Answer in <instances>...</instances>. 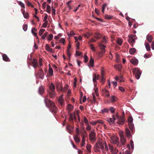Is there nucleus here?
<instances>
[{"mask_svg": "<svg viewBox=\"0 0 154 154\" xmlns=\"http://www.w3.org/2000/svg\"><path fill=\"white\" fill-rule=\"evenodd\" d=\"M96 144H99L98 145V147L100 148V149L102 150H103L104 149V142H97Z\"/></svg>", "mask_w": 154, "mask_h": 154, "instance_id": "obj_12", "label": "nucleus"}, {"mask_svg": "<svg viewBox=\"0 0 154 154\" xmlns=\"http://www.w3.org/2000/svg\"><path fill=\"white\" fill-rule=\"evenodd\" d=\"M48 34V32H46L44 35L42 36V39H45Z\"/></svg>", "mask_w": 154, "mask_h": 154, "instance_id": "obj_53", "label": "nucleus"}, {"mask_svg": "<svg viewBox=\"0 0 154 154\" xmlns=\"http://www.w3.org/2000/svg\"><path fill=\"white\" fill-rule=\"evenodd\" d=\"M22 13H23L24 17L25 18L28 19L29 18V14L28 13H25V11H23Z\"/></svg>", "mask_w": 154, "mask_h": 154, "instance_id": "obj_34", "label": "nucleus"}, {"mask_svg": "<svg viewBox=\"0 0 154 154\" xmlns=\"http://www.w3.org/2000/svg\"><path fill=\"white\" fill-rule=\"evenodd\" d=\"M112 113H114L115 111V109L113 107H111L109 108V110Z\"/></svg>", "mask_w": 154, "mask_h": 154, "instance_id": "obj_52", "label": "nucleus"}, {"mask_svg": "<svg viewBox=\"0 0 154 154\" xmlns=\"http://www.w3.org/2000/svg\"><path fill=\"white\" fill-rule=\"evenodd\" d=\"M133 119L131 117H129L128 119V123H132L133 122Z\"/></svg>", "mask_w": 154, "mask_h": 154, "instance_id": "obj_50", "label": "nucleus"}, {"mask_svg": "<svg viewBox=\"0 0 154 154\" xmlns=\"http://www.w3.org/2000/svg\"><path fill=\"white\" fill-rule=\"evenodd\" d=\"M80 43L79 42H77L76 44V49L78 50L79 49Z\"/></svg>", "mask_w": 154, "mask_h": 154, "instance_id": "obj_62", "label": "nucleus"}, {"mask_svg": "<svg viewBox=\"0 0 154 154\" xmlns=\"http://www.w3.org/2000/svg\"><path fill=\"white\" fill-rule=\"evenodd\" d=\"M130 145L131 150H133L134 148V144L133 140H130Z\"/></svg>", "mask_w": 154, "mask_h": 154, "instance_id": "obj_47", "label": "nucleus"}, {"mask_svg": "<svg viewBox=\"0 0 154 154\" xmlns=\"http://www.w3.org/2000/svg\"><path fill=\"white\" fill-rule=\"evenodd\" d=\"M74 120L77 123H79L80 121V118L79 116H78V120L77 119L76 117L75 116V118H74Z\"/></svg>", "mask_w": 154, "mask_h": 154, "instance_id": "obj_55", "label": "nucleus"}, {"mask_svg": "<svg viewBox=\"0 0 154 154\" xmlns=\"http://www.w3.org/2000/svg\"><path fill=\"white\" fill-rule=\"evenodd\" d=\"M97 79L96 78V74H94V75L93 76V82L95 85L97 84Z\"/></svg>", "mask_w": 154, "mask_h": 154, "instance_id": "obj_37", "label": "nucleus"}, {"mask_svg": "<svg viewBox=\"0 0 154 154\" xmlns=\"http://www.w3.org/2000/svg\"><path fill=\"white\" fill-rule=\"evenodd\" d=\"M46 2H44L42 4V8L43 9H45L46 7Z\"/></svg>", "mask_w": 154, "mask_h": 154, "instance_id": "obj_57", "label": "nucleus"}, {"mask_svg": "<svg viewBox=\"0 0 154 154\" xmlns=\"http://www.w3.org/2000/svg\"><path fill=\"white\" fill-rule=\"evenodd\" d=\"M103 91L105 92V94L107 97H109L110 96L109 91L106 89H104Z\"/></svg>", "mask_w": 154, "mask_h": 154, "instance_id": "obj_43", "label": "nucleus"}, {"mask_svg": "<svg viewBox=\"0 0 154 154\" xmlns=\"http://www.w3.org/2000/svg\"><path fill=\"white\" fill-rule=\"evenodd\" d=\"M32 66L34 68H36L38 66L37 64V60L35 58H33V61L32 62Z\"/></svg>", "mask_w": 154, "mask_h": 154, "instance_id": "obj_15", "label": "nucleus"}, {"mask_svg": "<svg viewBox=\"0 0 154 154\" xmlns=\"http://www.w3.org/2000/svg\"><path fill=\"white\" fill-rule=\"evenodd\" d=\"M119 134L121 144L122 145H124L126 142V140L124 136L123 133L122 132H120Z\"/></svg>", "mask_w": 154, "mask_h": 154, "instance_id": "obj_9", "label": "nucleus"}, {"mask_svg": "<svg viewBox=\"0 0 154 154\" xmlns=\"http://www.w3.org/2000/svg\"><path fill=\"white\" fill-rule=\"evenodd\" d=\"M99 46L100 49L102 50V51L103 50H105V48L106 47V46L104 45L101 43H99Z\"/></svg>", "mask_w": 154, "mask_h": 154, "instance_id": "obj_32", "label": "nucleus"}, {"mask_svg": "<svg viewBox=\"0 0 154 154\" xmlns=\"http://www.w3.org/2000/svg\"><path fill=\"white\" fill-rule=\"evenodd\" d=\"M111 142L112 143L116 144L117 147L121 148L122 147V146H123L121 142L120 143L119 142V138L116 136H112L111 137Z\"/></svg>", "mask_w": 154, "mask_h": 154, "instance_id": "obj_4", "label": "nucleus"}, {"mask_svg": "<svg viewBox=\"0 0 154 154\" xmlns=\"http://www.w3.org/2000/svg\"><path fill=\"white\" fill-rule=\"evenodd\" d=\"M75 115L73 113H70L69 115V120L70 122L73 123L74 118H75Z\"/></svg>", "mask_w": 154, "mask_h": 154, "instance_id": "obj_14", "label": "nucleus"}, {"mask_svg": "<svg viewBox=\"0 0 154 154\" xmlns=\"http://www.w3.org/2000/svg\"><path fill=\"white\" fill-rule=\"evenodd\" d=\"M116 62H118L119 60V54H116Z\"/></svg>", "mask_w": 154, "mask_h": 154, "instance_id": "obj_60", "label": "nucleus"}, {"mask_svg": "<svg viewBox=\"0 0 154 154\" xmlns=\"http://www.w3.org/2000/svg\"><path fill=\"white\" fill-rule=\"evenodd\" d=\"M45 47H46V49L47 51H49L50 52H52V50L51 49V48L48 45V44H46V45Z\"/></svg>", "mask_w": 154, "mask_h": 154, "instance_id": "obj_38", "label": "nucleus"}, {"mask_svg": "<svg viewBox=\"0 0 154 154\" xmlns=\"http://www.w3.org/2000/svg\"><path fill=\"white\" fill-rule=\"evenodd\" d=\"M72 108H73V107H72V105H71V104H69L68 105V107L67 108V109L68 110H70L71 109H72Z\"/></svg>", "mask_w": 154, "mask_h": 154, "instance_id": "obj_56", "label": "nucleus"}, {"mask_svg": "<svg viewBox=\"0 0 154 154\" xmlns=\"http://www.w3.org/2000/svg\"><path fill=\"white\" fill-rule=\"evenodd\" d=\"M68 85H65V86L64 87L63 89L62 86H61V91H63V92H65L66 91L67 89H68Z\"/></svg>", "mask_w": 154, "mask_h": 154, "instance_id": "obj_28", "label": "nucleus"}, {"mask_svg": "<svg viewBox=\"0 0 154 154\" xmlns=\"http://www.w3.org/2000/svg\"><path fill=\"white\" fill-rule=\"evenodd\" d=\"M44 102L46 106L49 108L52 112L56 113L57 112V109L55 106L54 102L45 97Z\"/></svg>", "mask_w": 154, "mask_h": 154, "instance_id": "obj_2", "label": "nucleus"}, {"mask_svg": "<svg viewBox=\"0 0 154 154\" xmlns=\"http://www.w3.org/2000/svg\"><path fill=\"white\" fill-rule=\"evenodd\" d=\"M110 98L111 102L112 103L115 102L118 100V98L114 96H112L110 97Z\"/></svg>", "mask_w": 154, "mask_h": 154, "instance_id": "obj_20", "label": "nucleus"}, {"mask_svg": "<svg viewBox=\"0 0 154 154\" xmlns=\"http://www.w3.org/2000/svg\"><path fill=\"white\" fill-rule=\"evenodd\" d=\"M36 77L43 79L44 77V74L42 68H40L37 73L36 74Z\"/></svg>", "mask_w": 154, "mask_h": 154, "instance_id": "obj_7", "label": "nucleus"}, {"mask_svg": "<svg viewBox=\"0 0 154 154\" xmlns=\"http://www.w3.org/2000/svg\"><path fill=\"white\" fill-rule=\"evenodd\" d=\"M45 91L44 88L42 86H40L39 88L38 92L39 93L42 94Z\"/></svg>", "mask_w": 154, "mask_h": 154, "instance_id": "obj_26", "label": "nucleus"}, {"mask_svg": "<svg viewBox=\"0 0 154 154\" xmlns=\"http://www.w3.org/2000/svg\"><path fill=\"white\" fill-rule=\"evenodd\" d=\"M65 39L64 38H62L60 40V42L62 43L63 44H65Z\"/></svg>", "mask_w": 154, "mask_h": 154, "instance_id": "obj_63", "label": "nucleus"}, {"mask_svg": "<svg viewBox=\"0 0 154 154\" xmlns=\"http://www.w3.org/2000/svg\"><path fill=\"white\" fill-rule=\"evenodd\" d=\"M27 25L26 24H24L23 27V29L24 31H26L27 30Z\"/></svg>", "mask_w": 154, "mask_h": 154, "instance_id": "obj_58", "label": "nucleus"}, {"mask_svg": "<svg viewBox=\"0 0 154 154\" xmlns=\"http://www.w3.org/2000/svg\"><path fill=\"white\" fill-rule=\"evenodd\" d=\"M54 85L52 83H51L49 86V89L48 91V94L51 98L54 97L56 95Z\"/></svg>", "mask_w": 154, "mask_h": 154, "instance_id": "obj_3", "label": "nucleus"}, {"mask_svg": "<svg viewBox=\"0 0 154 154\" xmlns=\"http://www.w3.org/2000/svg\"><path fill=\"white\" fill-rule=\"evenodd\" d=\"M66 128L68 132L69 133H72L73 131V127L70 125H68L66 127Z\"/></svg>", "mask_w": 154, "mask_h": 154, "instance_id": "obj_13", "label": "nucleus"}, {"mask_svg": "<svg viewBox=\"0 0 154 154\" xmlns=\"http://www.w3.org/2000/svg\"><path fill=\"white\" fill-rule=\"evenodd\" d=\"M48 23V21H45V23L42 25V27L44 28H46L47 26Z\"/></svg>", "mask_w": 154, "mask_h": 154, "instance_id": "obj_51", "label": "nucleus"}, {"mask_svg": "<svg viewBox=\"0 0 154 154\" xmlns=\"http://www.w3.org/2000/svg\"><path fill=\"white\" fill-rule=\"evenodd\" d=\"M101 111L102 113L103 114L105 112L108 113L109 111V109L106 108H104Z\"/></svg>", "mask_w": 154, "mask_h": 154, "instance_id": "obj_45", "label": "nucleus"}, {"mask_svg": "<svg viewBox=\"0 0 154 154\" xmlns=\"http://www.w3.org/2000/svg\"><path fill=\"white\" fill-rule=\"evenodd\" d=\"M104 44H105L107 42V39L105 36H104L101 41Z\"/></svg>", "mask_w": 154, "mask_h": 154, "instance_id": "obj_41", "label": "nucleus"}, {"mask_svg": "<svg viewBox=\"0 0 154 154\" xmlns=\"http://www.w3.org/2000/svg\"><path fill=\"white\" fill-rule=\"evenodd\" d=\"M79 135H78L77 134H76L74 137V140L76 143H79L80 141V139L79 137Z\"/></svg>", "mask_w": 154, "mask_h": 154, "instance_id": "obj_23", "label": "nucleus"}, {"mask_svg": "<svg viewBox=\"0 0 154 154\" xmlns=\"http://www.w3.org/2000/svg\"><path fill=\"white\" fill-rule=\"evenodd\" d=\"M104 17L106 19L109 20L111 19L112 17V16L108 15L105 14Z\"/></svg>", "mask_w": 154, "mask_h": 154, "instance_id": "obj_36", "label": "nucleus"}, {"mask_svg": "<svg viewBox=\"0 0 154 154\" xmlns=\"http://www.w3.org/2000/svg\"><path fill=\"white\" fill-rule=\"evenodd\" d=\"M96 133L94 130H92L89 134V139L91 141H95L96 140L95 138Z\"/></svg>", "mask_w": 154, "mask_h": 154, "instance_id": "obj_8", "label": "nucleus"}, {"mask_svg": "<svg viewBox=\"0 0 154 154\" xmlns=\"http://www.w3.org/2000/svg\"><path fill=\"white\" fill-rule=\"evenodd\" d=\"M84 122L86 125H88L89 124L88 120L86 117H84Z\"/></svg>", "mask_w": 154, "mask_h": 154, "instance_id": "obj_49", "label": "nucleus"}, {"mask_svg": "<svg viewBox=\"0 0 154 154\" xmlns=\"http://www.w3.org/2000/svg\"><path fill=\"white\" fill-rule=\"evenodd\" d=\"M145 47L147 51H149L150 50V45L148 42H146L145 44Z\"/></svg>", "mask_w": 154, "mask_h": 154, "instance_id": "obj_35", "label": "nucleus"}, {"mask_svg": "<svg viewBox=\"0 0 154 154\" xmlns=\"http://www.w3.org/2000/svg\"><path fill=\"white\" fill-rule=\"evenodd\" d=\"M131 63L134 65H137L138 63V61L136 59H133L130 60Z\"/></svg>", "mask_w": 154, "mask_h": 154, "instance_id": "obj_21", "label": "nucleus"}, {"mask_svg": "<svg viewBox=\"0 0 154 154\" xmlns=\"http://www.w3.org/2000/svg\"><path fill=\"white\" fill-rule=\"evenodd\" d=\"M98 145H99V144L96 143L95 145L94 150L95 152H101V150L100 149V148L98 147Z\"/></svg>", "mask_w": 154, "mask_h": 154, "instance_id": "obj_18", "label": "nucleus"}, {"mask_svg": "<svg viewBox=\"0 0 154 154\" xmlns=\"http://www.w3.org/2000/svg\"><path fill=\"white\" fill-rule=\"evenodd\" d=\"M46 9L47 12L48 13L50 14L51 13V7L49 5H47Z\"/></svg>", "mask_w": 154, "mask_h": 154, "instance_id": "obj_46", "label": "nucleus"}, {"mask_svg": "<svg viewBox=\"0 0 154 154\" xmlns=\"http://www.w3.org/2000/svg\"><path fill=\"white\" fill-rule=\"evenodd\" d=\"M45 31V30L43 29H40L39 30L38 35L40 36H41L43 33V32Z\"/></svg>", "mask_w": 154, "mask_h": 154, "instance_id": "obj_42", "label": "nucleus"}, {"mask_svg": "<svg viewBox=\"0 0 154 154\" xmlns=\"http://www.w3.org/2000/svg\"><path fill=\"white\" fill-rule=\"evenodd\" d=\"M87 126V127L86 128V129L88 131H90V130L91 129V126L89 125V124H88V125H86Z\"/></svg>", "mask_w": 154, "mask_h": 154, "instance_id": "obj_64", "label": "nucleus"}, {"mask_svg": "<svg viewBox=\"0 0 154 154\" xmlns=\"http://www.w3.org/2000/svg\"><path fill=\"white\" fill-rule=\"evenodd\" d=\"M58 102L60 105L63 106L64 105V100L63 98H58Z\"/></svg>", "mask_w": 154, "mask_h": 154, "instance_id": "obj_19", "label": "nucleus"}, {"mask_svg": "<svg viewBox=\"0 0 154 154\" xmlns=\"http://www.w3.org/2000/svg\"><path fill=\"white\" fill-rule=\"evenodd\" d=\"M91 146L90 144H88L86 146V149H87V152L90 153L91 152Z\"/></svg>", "mask_w": 154, "mask_h": 154, "instance_id": "obj_25", "label": "nucleus"}, {"mask_svg": "<svg viewBox=\"0 0 154 154\" xmlns=\"http://www.w3.org/2000/svg\"><path fill=\"white\" fill-rule=\"evenodd\" d=\"M53 35L51 34H50L49 35L48 37V41H51L53 38Z\"/></svg>", "mask_w": 154, "mask_h": 154, "instance_id": "obj_48", "label": "nucleus"}, {"mask_svg": "<svg viewBox=\"0 0 154 154\" xmlns=\"http://www.w3.org/2000/svg\"><path fill=\"white\" fill-rule=\"evenodd\" d=\"M94 37L97 39H100L102 37V35L98 32H96L94 34Z\"/></svg>", "mask_w": 154, "mask_h": 154, "instance_id": "obj_16", "label": "nucleus"}, {"mask_svg": "<svg viewBox=\"0 0 154 154\" xmlns=\"http://www.w3.org/2000/svg\"><path fill=\"white\" fill-rule=\"evenodd\" d=\"M116 42L117 43L120 45H121L122 43V40L120 38L118 39Z\"/></svg>", "mask_w": 154, "mask_h": 154, "instance_id": "obj_40", "label": "nucleus"}, {"mask_svg": "<svg viewBox=\"0 0 154 154\" xmlns=\"http://www.w3.org/2000/svg\"><path fill=\"white\" fill-rule=\"evenodd\" d=\"M107 4L106 3H104L103 5L102 11L103 13H104V10Z\"/></svg>", "mask_w": 154, "mask_h": 154, "instance_id": "obj_39", "label": "nucleus"}, {"mask_svg": "<svg viewBox=\"0 0 154 154\" xmlns=\"http://www.w3.org/2000/svg\"><path fill=\"white\" fill-rule=\"evenodd\" d=\"M128 42L133 46V43L135 42V40L136 39V36L135 35L131 34L128 36Z\"/></svg>", "mask_w": 154, "mask_h": 154, "instance_id": "obj_6", "label": "nucleus"}, {"mask_svg": "<svg viewBox=\"0 0 154 154\" xmlns=\"http://www.w3.org/2000/svg\"><path fill=\"white\" fill-rule=\"evenodd\" d=\"M105 50H103L100 52L99 54V55L100 57H102L105 53Z\"/></svg>", "mask_w": 154, "mask_h": 154, "instance_id": "obj_44", "label": "nucleus"}, {"mask_svg": "<svg viewBox=\"0 0 154 154\" xmlns=\"http://www.w3.org/2000/svg\"><path fill=\"white\" fill-rule=\"evenodd\" d=\"M2 56L3 57V59L4 61L7 62H9L10 61L9 59L6 54H3Z\"/></svg>", "mask_w": 154, "mask_h": 154, "instance_id": "obj_17", "label": "nucleus"}, {"mask_svg": "<svg viewBox=\"0 0 154 154\" xmlns=\"http://www.w3.org/2000/svg\"><path fill=\"white\" fill-rule=\"evenodd\" d=\"M84 58H85V60L84 62L85 63H87L88 62V57L85 54V56H84Z\"/></svg>", "mask_w": 154, "mask_h": 154, "instance_id": "obj_54", "label": "nucleus"}, {"mask_svg": "<svg viewBox=\"0 0 154 154\" xmlns=\"http://www.w3.org/2000/svg\"><path fill=\"white\" fill-rule=\"evenodd\" d=\"M39 65L40 66H42L43 65L42 63V60L41 58H40L39 59Z\"/></svg>", "mask_w": 154, "mask_h": 154, "instance_id": "obj_61", "label": "nucleus"}, {"mask_svg": "<svg viewBox=\"0 0 154 154\" xmlns=\"http://www.w3.org/2000/svg\"><path fill=\"white\" fill-rule=\"evenodd\" d=\"M152 38L153 37L151 35H148L146 36V39L149 43H151L152 42Z\"/></svg>", "mask_w": 154, "mask_h": 154, "instance_id": "obj_22", "label": "nucleus"}, {"mask_svg": "<svg viewBox=\"0 0 154 154\" xmlns=\"http://www.w3.org/2000/svg\"><path fill=\"white\" fill-rule=\"evenodd\" d=\"M49 68L48 70V72L50 76H51L53 75V69L51 67L50 65H49Z\"/></svg>", "mask_w": 154, "mask_h": 154, "instance_id": "obj_27", "label": "nucleus"}, {"mask_svg": "<svg viewBox=\"0 0 154 154\" xmlns=\"http://www.w3.org/2000/svg\"><path fill=\"white\" fill-rule=\"evenodd\" d=\"M128 126L131 131L133 132L134 131V125L132 123H128Z\"/></svg>", "mask_w": 154, "mask_h": 154, "instance_id": "obj_29", "label": "nucleus"}, {"mask_svg": "<svg viewBox=\"0 0 154 154\" xmlns=\"http://www.w3.org/2000/svg\"><path fill=\"white\" fill-rule=\"evenodd\" d=\"M133 72L134 74L135 75V78L137 79H138L141 74V71H140V69L137 68H134L133 70Z\"/></svg>", "mask_w": 154, "mask_h": 154, "instance_id": "obj_5", "label": "nucleus"}, {"mask_svg": "<svg viewBox=\"0 0 154 154\" xmlns=\"http://www.w3.org/2000/svg\"><path fill=\"white\" fill-rule=\"evenodd\" d=\"M99 123L101 124H103V121L101 120H97L94 122V124H93V125H95L97 123Z\"/></svg>", "mask_w": 154, "mask_h": 154, "instance_id": "obj_31", "label": "nucleus"}, {"mask_svg": "<svg viewBox=\"0 0 154 154\" xmlns=\"http://www.w3.org/2000/svg\"><path fill=\"white\" fill-rule=\"evenodd\" d=\"M136 51V49L135 48H131L129 49V53L133 54Z\"/></svg>", "mask_w": 154, "mask_h": 154, "instance_id": "obj_33", "label": "nucleus"}, {"mask_svg": "<svg viewBox=\"0 0 154 154\" xmlns=\"http://www.w3.org/2000/svg\"><path fill=\"white\" fill-rule=\"evenodd\" d=\"M114 67L117 70L119 71H120L122 69V66L121 64L115 65Z\"/></svg>", "mask_w": 154, "mask_h": 154, "instance_id": "obj_24", "label": "nucleus"}, {"mask_svg": "<svg viewBox=\"0 0 154 154\" xmlns=\"http://www.w3.org/2000/svg\"><path fill=\"white\" fill-rule=\"evenodd\" d=\"M125 133L126 136L129 138L132 137V135L131 134V132L128 128H126L125 131Z\"/></svg>", "mask_w": 154, "mask_h": 154, "instance_id": "obj_11", "label": "nucleus"}, {"mask_svg": "<svg viewBox=\"0 0 154 154\" xmlns=\"http://www.w3.org/2000/svg\"><path fill=\"white\" fill-rule=\"evenodd\" d=\"M112 118H110L108 119V121L111 125H114L115 124V121L116 119H118L117 123L119 125H124L125 120L123 117H119L117 113L116 115H113Z\"/></svg>", "mask_w": 154, "mask_h": 154, "instance_id": "obj_1", "label": "nucleus"}, {"mask_svg": "<svg viewBox=\"0 0 154 154\" xmlns=\"http://www.w3.org/2000/svg\"><path fill=\"white\" fill-rule=\"evenodd\" d=\"M104 145L105 147H104V149H105V150H106V151H108L109 150L107 146V145L106 143V142L104 143Z\"/></svg>", "mask_w": 154, "mask_h": 154, "instance_id": "obj_59", "label": "nucleus"}, {"mask_svg": "<svg viewBox=\"0 0 154 154\" xmlns=\"http://www.w3.org/2000/svg\"><path fill=\"white\" fill-rule=\"evenodd\" d=\"M109 149L112 154H116L118 152V149L116 148H114L112 146L109 145Z\"/></svg>", "mask_w": 154, "mask_h": 154, "instance_id": "obj_10", "label": "nucleus"}, {"mask_svg": "<svg viewBox=\"0 0 154 154\" xmlns=\"http://www.w3.org/2000/svg\"><path fill=\"white\" fill-rule=\"evenodd\" d=\"M89 65L91 67H93L94 65V60L91 57L89 60Z\"/></svg>", "mask_w": 154, "mask_h": 154, "instance_id": "obj_30", "label": "nucleus"}]
</instances>
